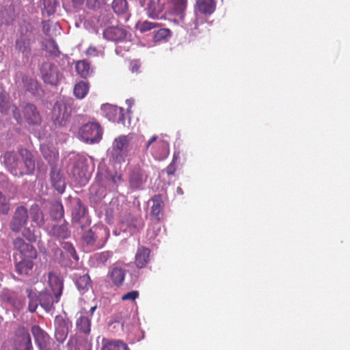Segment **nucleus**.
<instances>
[{
	"label": "nucleus",
	"instance_id": "obj_12",
	"mask_svg": "<svg viewBox=\"0 0 350 350\" xmlns=\"http://www.w3.org/2000/svg\"><path fill=\"white\" fill-rule=\"evenodd\" d=\"M21 110L22 122L23 120L30 126H38L42 123V117L37 107L29 102H21L19 105Z\"/></svg>",
	"mask_w": 350,
	"mask_h": 350
},
{
	"label": "nucleus",
	"instance_id": "obj_24",
	"mask_svg": "<svg viewBox=\"0 0 350 350\" xmlns=\"http://www.w3.org/2000/svg\"><path fill=\"white\" fill-rule=\"evenodd\" d=\"M45 230L47 234L56 239H66L70 237L71 232L68 228V223L64 219L63 222L48 225Z\"/></svg>",
	"mask_w": 350,
	"mask_h": 350
},
{
	"label": "nucleus",
	"instance_id": "obj_50",
	"mask_svg": "<svg viewBox=\"0 0 350 350\" xmlns=\"http://www.w3.org/2000/svg\"><path fill=\"white\" fill-rule=\"evenodd\" d=\"M159 24L157 23H152L147 21L140 22L138 21L135 25V28L140 31L141 33H145L152 29L158 27Z\"/></svg>",
	"mask_w": 350,
	"mask_h": 350
},
{
	"label": "nucleus",
	"instance_id": "obj_45",
	"mask_svg": "<svg viewBox=\"0 0 350 350\" xmlns=\"http://www.w3.org/2000/svg\"><path fill=\"white\" fill-rule=\"evenodd\" d=\"M111 8L118 15L125 14L129 11V4L126 0H113Z\"/></svg>",
	"mask_w": 350,
	"mask_h": 350
},
{
	"label": "nucleus",
	"instance_id": "obj_64",
	"mask_svg": "<svg viewBox=\"0 0 350 350\" xmlns=\"http://www.w3.org/2000/svg\"><path fill=\"white\" fill-rule=\"evenodd\" d=\"M39 304V302H37V301H29V306H28V308H29V310L31 312H34L38 307Z\"/></svg>",
	"mask_w": 350,
	"mask_h": 350
},
{
	"label": "nucleus",
	"instance_id": "obj_22",
	"mask_svg": "<svg viewBox=\"0 0 350 350\" xmlns=\"http://www.w3.org/2000/svg\"><path fill=\"white\" fill-rule=\"evenodd\" d=\"M8 171L14 176L20 177L21 157L14 151H6L1 157Z\"/></svg>",
	"mask_w": 350,
	"mask_h": 350
},
{
	"label": "nucleus",
	"instance_id": "obj_48",
	"mask_svg": "<svg viewBox=\"0 0 350 350\" xmlns=\"http://www.w3.org/2000/svg\"><path fill=\"white\" fill-rule=\"evenodd\" d=\"M60 245L62 248L68 253V255H70V256L76 262V263H77L79 257L73 244L68 241H62L60 243Z\"/></svg>",
	"mask_w": 350,
	"mask_h": 350
},
{
	"label": "nucleus",
	"instance_id": "obj_47",
	"mask_svg": "<svg viewBox=\"0 0 350 350\" xmlns=\"http://www.w3.org/2000/svg\"><path fill=\"white\" fill-rule=\"evenodd\" d=\"M43 4V10L42 12H45L46 14L50 16L54 14L56 12L57 7L59 5L57 0H42Z\"/></svg>",
	"mask_w": 350,
	"mask_h": 350
},
{
	"label": "nucleus",
	"instance_id": "obj_35",
	"mask_svg": "<svg viewBox=\"0 0 350 350\" xmlns=\"http://www.w3.org/2000/svg\"><path fill=\"white\" fill-rule=\"evenodd\" d=\"M54 297V295L48 290L40 291L39 304L46 311L49 312L53 309Z\"/></svg>",
	"mask_w": 350,
	"mask_h": 350
},
{
	"label": "nucleus",
	"instance_id": "obj_4",
	"mask_svg": "<svg viewBox=\"0 0 350 350\" xmlns=\"http://www.w3.org/2000/svg\"><path fill=\"white\" fill-rule=\"evenodd\" d=\"M71 100L59 98L55 103L51 120L55 126L64 127L68 122L72 113Z\"/></svg>",
	"mask_w": 350,
	"mask_h": 350
},
{
	"label": "nucleus",
	"instance_id": "obj_17",
	"mask_svg": "<svg viewBox=\"0 0 350 350\" xmlns=\"http://www.w3.org/2000/svg\"><path fill=\"white\" fill-rule=\"evenodd\" d=\"M1 301L8 308L20 311L24 306V298L15 291L3 290L0 294Z\"/></svg>",
	"mask_w": 350,
	"mask_h": 350
},
{
	"label": "nucleus",
	"instance_id": "obj_46",
	"mask_svg": "<svg viewBox=\"0 0 350 350\" xmlns=\"http://www.w3.org/2000/svg\"><path fill=\"white\" fill-rule=\"evenodd\" d=\"M11 208L10 199L0 190V215H8Z\"/></svg>",
	"mask_w": 350,
	"mask_h": 350
},
{
	"label": "nucleus",
	"instance_id": "obj_39",
	"mask_svg": "<svg viewBox=\"0 0 350 350\" xmlns=\"http://www.w3.org/2000/svg\"><path fill=\"white\" fill-rule=\"evenodd\" d=\"M150 250L145 247H139L135 255V264L138 268L144 267L148 262Z\"/></svg>",
	"mask_w": 350,
	"mask_h": 350
},
{
	"label": "nucleus",
	"instance_id": "obj_1",
	"mask_svg": "<svg viewBox=\"0 0 350 350\" xmlns=\"http://www.w3.org/2000/svg\"><path fill=\"white\" fill-rule=\"evenodd\" d=\"M81 224L79 226L80 243L85 252H92L104 247L109 237V231L103 226Z\"/></svg>",
	"mask_w": 350,
	"mask_h": 350
},
{
	"label": "nucleus",
	"instance_id": "obj_3",
	"mask_svg": "<svg viewBox=\"0 0 350 350\" xmlns=\"http://www.w3.org/2000/svg\"><path fill=\"white\" fill-rule=\"evenodd\" d=\"M14 83L18 92H29L34 97H40L44 93L38 81L22 71L14 75Z\"/></svg>",
	"mask_w": 350,
	"mask_h": 350
},
{
	"label": "nucleus",
	"instance_id": "obj_19",
	"mask_svg": "<svg viewBox=\"0 0 350 350\" xmlns=\"http://www.w3.org/2000/svg\"><path fill=\"white\" fill-rule=\"evenodd\" d=\"M148 175L139 165L132 167L129 174V187L133 190L143 189L147 181Z\"/></svg>",
	"mask_w": 350,
	"mask_h": 350
},
{
	"label": "nucleus",
	"instance_id": "obj_14",
	"mask_svg": "<svg viewBox=\"0 0 350 350\" xmlns=\"http://www.w3.org/2000/svg\"><path fill=\"white\" fill-rule=\"evenodd\" d=\"M29 219V211L27 208L23 206H18L10 219L9 223L10 230L15 233H18L21 231L23 227H25Z\"/></svg>",
	"mask_w": 350,
	"mask_h": 350
},
{
	"label": "nucleus",
	"instance_id": "obj_27",
	"mask_svg": "<svg viewBox=\"0 0 350 350\" xmlns=\"http://www.w3.org/2000/svg\"><path fill=\"white\" fill-rule=\"evenodd\" d=\"M40 151L50 167L57 165L59 154L54 148L44 143L40 145Z\"/></svg>",
	"mask_w": 350,
	"mask_h": 350
},
{
	"label": "nucleus",
	"instance_id": "obj_18",
	"mask_svg": "<svg viewBox=\"0 0 350 350\" xmlns=\"http://www.w3.org/2000/svg\"><path fill=\"white\" fill-rule=\"evenodd\" d=\"M12 244L14 248L19 252L18 258L32 261L37 259L38 252L35 247L29 243H26L23 238L20 237L15 238Z\"/></svg>",
	"mask_w": 350,
	"mask_h": 350
},
{
	"label": "nucleus",
	"instance_id": "obj_52",
	"mask_svg": "<svg viewBox=\"0 0 350 350\" xmlns=\"http://www.w3.org/2000/svg\"><path fill=\"white\" fill-rule=\"evenodd\" d=\"M22 236L26 240H27L29 243H35L37 241V236L36 235V231L34 229H31L29 227H23L21 230Z\"/></svg>",
	"mask_w": 350,
	"mask_h": 350
},
{
	"label": "nucleus",
	"instance_id": "obj_58",
	"mask_svg": "<svg viewBox=\"0 0 350 350\" xmlns=\"http://www.w3.org/2000/svg\"><path fill=\"white\" fill-rule=\"evenodd\" d=\"M26 293L27 294L29 301H40V293L37 295V293L31 288H27L26 290Z\"/></svg>",
	"mask_w": 350,
	"mask_h": 350
},
{
	"label": "nucleus",
	"instance_id": "obj_40",
	"mask_svg": "<svg viewBox=\"0 0 350 350\" xmlns=\"http://www.w3.org/2000/svg\"><path fill=\"white\" fill-rule=\"evenodd\" d=\"M102 350H129L127 345L121 340H103Z\"/></svg>",
	"mask_w": 350,
	"mask_h": 350
},
{
	"label": "nucleus",
	"instance_id": "obj_36",
	"mask_svg": "<svg viewBox=\"0 0 350 350\" xmlns=\"http://www.w3.org/2000/svg\"><path fill=\"white\" fill-rule=\"evenodd\" d=\"M126 271L122 267H114L109 273V275L114 286L120 287L122 285Z\"/></svg>",
	"mask_w": 350,
	"mask_h": 350
},
{
	"label": "nucleus",
	"instance_id": "obj_8",
	"mask_svg": "<svg viewBox=\"0 0 350 350\" xmlns=\"http://www.w3.org/2000/svg\"><path fill=\"white\" fill-rule=\"evenodd\" d=\"M10 111L16 123L21 124L22 117L18 107L13 103L10 93L5 90L2 85H0V113L7 116Z\"/></svg>",
	"mask_w": 350,
	"mask_h": 350
},
{
	"label": "nucleus",
	"instance_id": "obj_62",
	"mask_svg": "<svg viewBox=\"0 0 350 350\" xmlns=\"http://www.w3.org/2000/svg\"><path fill=\"white\" fill-rule=\"evenodd\" d=\"M175 171V163H174V162H171V163L166 168V172L168 175H173Z\"/></svg>",
	"mask_w": 350,
	"mask_h": 350
},
{
	"label": "nucleus",
	"instance_id": "obj_37",
	"mask_svg": "<svg viewBox=\"0 0 350 350\" xmlns=\"http://www.w3.org/2000/svg\"><path fill=\"white\" fill-rule=\"evenodd\" d=\"M75 69L81 77L84 79L90 76L93 72V68L91 66L90 63L86 59L78 61L76 63Z\"/></svg>",
	"mask_w": 350,
	"mask_h": 350
},
{
	"label": "nucleus",
	"instance_id": "obj_5",
	"mask_svg": "<svg viewBox=\"0 0 350 350\" xmlns=\"http://www.w3.org/2000/svg\"><path fill=\"white\" fill-rule=\"evenodd\" d=\"M91 164L92 161L85 156L77 155L75 157L71 172L78 184L85 185L88 182L93 171Z\"/></svg>",
	"mask_w": 350,
	"mask_h": 350
},
{
	"label": "nucleus",
	"instance_id": "obj_55",
	"mask_svg": "<svg viewBox=\"0 0 350 350\" xmlns=\"http://www.w3.org/2000/svg\"><path fill=\"white\" fill-rule=\"evenodd\" d=\"M0 188L4 190L5 192L8 191L12 194L16 191V187L8 179H3L0 182Z\"/></svg>",
	"mask_w": 350,
	"mask_h": 350
},
{
	"label": "nucleus",
	"instance_id": "obj_16",
	"mask_svg": "<svg viewBox=\"0 0 350 350\" xmlns=\"http://www.w3.org/2000/svg\"><path fill=\"white\" fill-rule=\"evenodd\" d=\"M14 350H33L31 338L29 330L23 327H19L15 331L13 340Z\"/></svg>",
	"mask_w": 350,
	"mask_h": 350
},
{
	"label": "nucleus",
	"instance_id": "obj_26",
	"mask_svg": "<svg viewBox=\"0 0 350 350\" xmlns=\"http://www.w3.org/2000/svg\"><path fill=\"white\" fill-rule=\"evenodd\" d=\"M29 217H30L31 222L35 224L36 227L46 228L45 215L38 204H33L31 206L29 211Z\"/></svg>",
	"mask_w": 350,
	"mask_h": 350
},
{
	"label": "nucleus",
	"instance_id": "obj_15",
	"mask_svg": "<svg viewBox=\"0 0 350 350\" xmlns=\"http://www.w3.org/2000/svg\"><path fill=\"white\" fill-rule=\"evenodd\" d=\"M144 222L139 215H135L130 212L125 213L120 218V228L124 232L133 234L143 228Z\"/></svg>",
	"mask_w": 350,
	"mask_h": 350
},
{
	"label": "nucleus",
	"instance_id": "obj_2",
	"mask_svg": "<svg viewBox=\"0 0 350 350\" xmlns=\"http://www.w3.org/2000/svg\"><path fill=\"white\" fill-rule=\"evenodd\" d=\"M96 180L100 186V197L105 196L107 188L117 189L118 185L124 181L122 174L105 167H98Z\"/></svg>",
	"mask_w": 350,
	"mask_h": 350
},
{
	"label": "nucleus",
	"instance_id": "obj_30",
	"mask_svg": "<svg viewBox=\"0 0 350 350\" xmlns=\"http://www.w3.org/2000/svg\"><path fill=\"white\" fill-rule=\"evenodd\" d=\"M15 271L20 275L28 276L31 275L34 262L30 260L15 257Z\"/></svg>",
	"mask_w": 350,
	"mask_h": 350
},
{
	"label": "nucleus",
	"instance_id": "obj_31",
	"mask_svg": "<svg viewBox=\"0 0 350 350\" xmlns=\"http://www.w3.org/2000/svg\"><path fill=\"white\" fill-rule=\"evenodd\" d=\"M72 279L75 282V284L77 289L81 293H84L88 291L90 288L92 287V281L88 273H73L72 275Z\"/></svg>",
	"mask_w": 350,
	"mask_h": 350
},
{
	"label": "nucleus",
	"instance_id": "obj_60",
	"mask_svg": "<svg viewBox=\"0 0 350 350\" xmlns=\"http://www.w3.org/2000/svg\"><path fill=\"white\" fill-rule=\"evenodd\" d=\"M36 168L37 169L38 172L40 173L46 172V167L44 165V163L42 160L37 161Z\"/></svg>",
	"mask_w": 350,
	"mask_h": 350
},
{
	"label": "nucleus",
	"instance_id": "obj_34",
	"mask_svg": "<svg viewBox=\"0 0 350 350\" xmlns=\"http://www.w3.org/2000/svg\"><path fill=\"white\" fill-rule=\"evenodd\" d=\"M49 283L51 287L55 301L57 302L62 294L64 288L63 279L59 276L49 275Z\"/></svg>",
	"mask_w": 350,
	"mask_h": 350
},
{
	"label": "nucleus",
	"instance_id": "obj_43",
	"mask_svg": "<svg viewBox=\"0 0 350 350\" xmlns=\"http://www.w3.org/2000/svg\"><path fill=\"white\" fill-rule=\"evenodd\" d=\"M76 326L80 332L89 334L91 330V320L88 316H81L77 320Z\"/></svg>",
	"mask_w": 350,
	"mask_h": 350
},
{
	"label": "nucleus",
	"instance_id": "obj_10",
	"mask_svg": "<svg viewBox=\"0 0 350 350\" xmlns=\"http://www.w3.org/2000/svg\"><path fill=\"white\" fill-rule=\"evenodd\" d=\"M60 195L54 198H42L41 204L53 221L58 222L64 217V208L62 203Z\"/></svg>",
	"mask_w": 350,
	"mask_h": 350
},
{
	"label": "nucleus",
	"instance_id": "obj_33",
	"mask_svg": "<svg viewBox=\"0 0 350 350\" xmlns=\"http://www.w3.org/2000/svg\"><path fill=\"white\" fill-rule=\"evenodd\" d=\"M31 332L38 347L43 346L44 345H51L50 336L38 325L31 326Z\"/></svg>",
	"mask_w": 350,
	"mask_h": 350
},
{
	"label": "nucleus",
	"instance_id": "obj_28",
	"mask_svg": "<svg viewBox=\"0 0 350 350\" xmlns=\"http://www.w3.org/2000/svg\"><path fill=\"white\" fill-rule=\"evenodd\" d=\"M150 200L152 202L150 215L159 221L163 215L165 206L163 196L161 194H156L151 198Z\"/></svg>",
	"mask_w": 350,
	"mask_h": 350
},
{
	"label": "nucleus",
	"instance_id": "obj_38",
	"mask_svg": "<svg viewBox=\"0 0 350 350\" xmlns=\"http://www.w3.org/2000/svg\"><path fill=\"white\" fill-rule=\"evenodd\" d=\"M196 6L201 14L210 15L215 10V2L213 0H197Z\"/></svg>",
	"mask_w": 350,
	"mask_h": 350
},
{
	"label": "nucleus",
	"instance_id": "obj_9",
	"mask_svg": "<svg viewBox=\"0 0 350 350\" xmlns=\"http://www.w3.org/2000/svg\"><path fill=\"white\" fill-rule=\"evenodd\" d=\"M103 130L98 122H90L83 124L79 130L81 139L90 144L98 143L103 137Z\"/></svg>",
	"mask_w": 350,
	"mask_h": 350
},
{
	"label": "nucleus",
	"instance_id": "obj_57",
	"mask_svg": "<svg viewBox=\"0 0 350 350\" xmlns=\"http://www.w3.org/2000/svg\"><path fill=\"white\" fill-rule=\"evenodd\" d=\"M139 294L137 291H132L128 292L126 294L123 295L122 296L121 299L122 301H126V300L134 301L139 297Z\"/></svg>",
	"mask_w": 350,
	"mask_h": 350
},
{
	"label": "nucleus",
	"instance_id": "obj_54",
	"mask_svg": "<svg viewBox=\"0 0 350 350\" xmlns=\"http://www.w3.org/2000/svg\"><path fill=\"white\" fill-rule=\"evenodd\" d=\"M186 6L187 0H174V9L180 18H183Z\"/></svg>",
	"mask_w": 350,
	"mask_h": 350
},
{
	"label": "nucleus",
	"instance_id": "obj_21",
	"mask_svg": "<svg viewBox=\"0 0 350 350\" xmlns=\"http://www.w3.org/2000/svg\"><path fill=\"white\" fill-rule=\"evenodd\" d=\"M101 111L109 120L125 126L126 115L123 108L106 103L101 106Z\"/></svg>",
	"mask_w": 350,
	"mask_h": 350
},
{
	"label": "nucleus",
	"instance_id": "obj_32",
	"mask_svg": "<svg viewBox=\"0 0 350 350\" xmlns=\"http://www.w3.org/2000/svg\"><path fill=\"white\" fill-rule=\"evenodd\" d=\"M144 8L150 18H158L164 9V3L161 0H147Z\"/></svg>",
	"mask_w": 350,
	"mask_h": 350
},
{
	"label": "nucleus",
	"instance_id": "obj_25",
	"mask_svg": "<svg viewBox=\"0 0 350 350\" xmlns=\"http://www.w3.org/2000/svg\"><path fill=\"white\" fill-rule=\"evenodd\" d=\"M103 34L105 39L114 42L127 40L128 36H131L124 27L119 26L108 27L103 31Z\"/></svg>",
	"mask_w": 350,
	"mask_h": 350
},
{
	"label": "nucleus",
	"instance_id": "obj_29",
	"mask_svg": "<svg viewBox=\"0 0 350 350\" xmlns=\"http://www.w3.org/2000/svg\"><path fill=\"white\" fill-rule=\"evenodd\" d=\"M15 49L23 54V57L28 59L31 54V46L30 38L21 35L15 41Z\"/></svg>",
	"mask_w": 350,
	"mask_h": 350
},
{
	"label": "nucleus",
	"instance_id": "obj_6",
	"mask_svg": "<svg viewBox=\"0 0 350 350\" xmlns=\"http://www.w3.org/2000/svg\"><path fill=\"white\" fill-rule=\"evenodd\" d=\"M131 139L130 135H122L116 137L113 142L111 150L109 152L110 157L117 163L124 162L132 149Z\"/></svg>",
	"mask_w": 350,
	"mask_h": 350
},
{
	"label": "nucleus",
	"instance_id": "obj_13",
	"mask_svg": "<svg viewBox=\"0 0 350 350\" xmlns=\"http://www.w3.org/2000/svg\"><path fill=\"white\" fill-rule=\"evenodd\" d=\"M18 152L21 157L20 177L33 175L36 171V159L33 153L25 148H19Z\"/></svg>",
	"mask_w": 350,
	"mask_h": 350
},
{
	"label": "nucleus",
	"instance_id": "obj_53",
	"mask_svg": "<svg viewBox=\"0 0 350 350\" xmlns=\"http://www.w3.org/2000/svg\"><path fill=\"white\" fill-rule=\"evenodd\" d=\"M113 252L111 251H105L96 253L94 258L97 263L105 265L107 261L112 256Z\"/></svg>",
	"mask_w": 350,
	"mask_h": 350
},
{
	"label": "nucleus",
	"instance_id": "obj_44",
	"mask_svg": "<svg viewBox=\"0 0 350 350\" xmlns=\"http://www.w3.org/2000/svg\"><path fill=\"white\" fill-rule=\"evenodd\" d=\"M85 1V0H70L68 4H64L63 7L67 13H77L83 10Z\"/></svg>",
	"mask_w": 350,
	"mask_h": 350
},
{
	"label": "nucleus",
	"instance_id": "obj_7",
	"mask_svg": "<svg viewBox=\"0 0 350 350\" xmlns=\"http://www.w3.org/2000/svg\"><path fill=\"white\" fill-rule=\"evenodd\" d=\"M69 208L71 212L72 221L81 226V224H90L91 219L88 215L86 206L79 198H68Z\"/></svg>",
	"mask_w": 350,
	"mask_h": 350
},
{
	"label": "nucleus",
	"instance_id": "obj_59",
	"mask_svg": "<svg viewBox=\"0 0 350 350\" xmlns=\"http://www.w3.org/2000/svg\"><path fill=\"white\" fill-rule=\"evenodd\" d=\"M131 280L129 282L126 284L127 288H133L138 281L139 275L137 272L131 273L130 274Z\"/></svg>",
	"mask_w": 350,
	"mask_h": 350
},
{
	"label": "nucleus",
	"instance_id": "obj_49",
	"mask_svg": "<svg viewBox=\"0 0 350 350\" xmlns=\"http://www.w3.org/2000/svg\"><path fill=\"white\" fill-rule=\"evenodd\" d=\"M88 91V84L84 81H81L75 85L74 88V94L77 98H83L85 96Z\"/></svg>",
	"mask_w": 350,
	"mask_h": 350
},
{
	"label": "nucleus",
	"instance_id": "obj_63",
	"mask_svg": "<svg viewBox=\"0 0 350 350\" xmlns=\"http://www.w3.org/2000/svg\"><path fill=\"white\" fill-rule=\"evenodd\" d=\"M98 187L96 186H93L91 188L90 192L92 194H94L98 196V199H102L103 197H100V191H99L100 186L98 185Z\"/></svg>",
	"mask_w": 350,
	"mask_h": 350
},
{
	"label": "nucleus",
	"instance_id": "obj_56",
	"mask_svg": "<svg viewBox=\"0 0 350 350\" xmlns=\"http://www.w3.org/2000/svg\"><path fill=\"white\" fill-rule=\"evenodd\" d=\"M85 5L89 10H97L101 6V0H86Z\"/></svg>",
	"mask_w": 350,
	"mask_h": 350
},
{
	"label": "nucleus",
	"instance_id": "obj_51",
	"mask_svg": "<svg viewBox=\"0 0 350 350\" xmlns=\"http://www.w3.org/2000/svg\"><path fill=\"white\" fill-rule=\"evenodd\" d=\"M153 33V40L155 42L166 40L171 36L170 30L167 28H160L158 30L154 29Z\"/></svg>",
	"mask_w": 350,
	"mask_h": 350
},
{
	"label": "nucleus",
	"instance_id": "obj_20",
	"mask_svg": "<svg viewBox=\"0 0 350 350\" xmlns=\"http://www.w3.org/2000/svg\"><path fill=\"white\" fill-rule=\"evenodd\" d=\"M55 338L59 343H63L68 336L69 329L72 327V322L67 317L62 315L55 317Z\"/></svg>",
	"mask_w": 350,
	"mask_h": 350
},
{
	"label": "nucleus",
	"instance_id": "obj_42",
	"mask_svg": "<svg viewBox=\"0 0 350 350\" xmlns=\"http://www.w3.org/2000/svg\"><path fill=\"white\" fill-rule=\"evenodd\" d=\"M53 252L54 255L57 257L58 262L62 267H69L72 268L73 267L72 266V262L68 258V256L66 255L61 248L55 247L53 249Z\"/></svg>",
	"mask_w": 350,
	"mask_h": 350
},
{
	"label": "nucleus",
	"instance_id": "obj_41",
	"mask_svg": "<svg viewBox=\"0 0 350 350\" xmlns=\"http://www.w3.org/2000/svg\"><path fill=\"white\" fill-rule=\"evenodd\" d=\"M41 47L42 50L46 51L49 56L59 57L61 54L56 42L53 39H49L42 42Z\"/></svg>",
	"mask_w": 350,
	"mask_h": 350
},
{
	"label": "nucleus",
	"instance_id": "obj_23",
	"mask_svg": "<svg viewBox=\"0 0 350 350\" xmlns=\"http://www.w3.org/2000/svg\"><path fill=\"white\" fill-rule=\"evenodd\" d=\"M50 182L51 186L57 192V195L62 194L66 189V183L65 177L57 165L50 167Z\"/></svg>",
	"mask_w": 350,
	"mask_h": 350
},
{
	"label": "nucleus",
	"instance_id": "obj_11",
	"mask_svg": "<svg viewBox=\"0 0 350 350\" xmlns=\"http://www.w3.org/2000/svg\"><path fill=\"white\" fill-rule=\"evenodd\" d=\"M39 72L43 82L52 86H57L63 77L57 66L50 62H42Z\"/></svg>",
	"mask_w": 350,
	"mask_h": 350
},
{
	"label": "nucleus",
	"instance_id": "obj_61",
	"mask_svg": "<svg viewBox=\"0 0 350 350\" xmlns=\"http://www.w3.org/2000/svg\"><path fill=\"white\" fill-rule=\"evenodd\" d=\"M42 31L45 35H49V32L51 31V27L49 24V21H42Z\"/></svg>",
	"mask_w": 350,
	"mask_h": 350
}]
</instances>
